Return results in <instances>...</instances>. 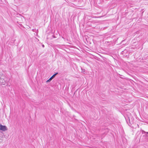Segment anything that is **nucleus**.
I'll list each match as a JSON object with an SVG mask.
<instances>
[{
    "label": "nucleus",
    "mask_w": 148,
    "mask_h": 148,
    "mask_svg": "<svg viewBox=\"0 0 148 148\" xmlns=\"http://www.w3.org/2000/svg\"><path fill=\"white\" fill-rule=\"evenodd\" d=\"M7 78L4 75H2L0 77V84L5 85L7 83Z\"/></svg>",
    "instance_id": "f257e3e1"
},
{
    "label": "nucleus",
    "mask_w": 148,
    "mask_h": 148,
    "mask_svg": "<svg viewBox=\"0 0 148 148\" xmlns=\"http://www.w3.org/2000/svg\"><path fill=\"white\" fill-rule=\"evenodd\" d=\"M7 130L8 128L6 126L3 125H2L0 124V130L5 131Z\"/></svg>",
    "instance_id": "f03ea898"
},
{
    "label": "nucleus",
    "mask_w": 148,
    "mask_h": 148,
    "mask_svg": "<svg viewBox=\"0 0 148 148\" xmlns=\"http://www.w3.org/2000/svg\"><path fill=\"white\" fill-rule=\"evenodd\" d=\"M58 73H56L53 74L49 79L47 81V82H50L56 75L58 74Z\"/></svg>",
    "instance_id": "7ed1b4c3"
},
{
    "label": "nucleus",
    "mask_w": 148,
    "mask_h": 148,
    "mask_svg": "<svg viewBox=\"0 0 148 148\" xmlns=\"http://www.w3.org/2000/svg\"><path fill=\"white\" fill-rule=\"evenodd\" d=\"M142 133L143 134V136L145 137H147L148 136V132H145L143 130L142 131Z\"/></svg>",
    "instance_id": "20e7f679"
},
{
    "label": "nucleus",
    "mask_w": 148,
    "mask_h": 148,
    "mask_svg": "<svg viewBox=\"0 0 148 148\" xmlns=\"http://www.w3.org/2000/svg\"><path fill=\"white\" fill-rule=\"evenodd\" d=\"M125 119H126V121L127 122V123L128 125L129 126H130L131 124H132L131 123V122L130 121V120L129 117H128V118H127V119L126 118Z\"/></svg>",
    "instance_id": "39448f33"
},
{
    "label": "nucleus",
    "mask_w": 148,
    "mask_h": 148,
    "mask_svg": "<svg viewBox=\"0 0 148 148\" xmlns=\"http://www.w3.org/2000/svg\"><path fill=\"white\" fill-rule=\"evenodd\" d=\"M42 47H44V45H42Z\"/></svg>",
    "instance_id": "423d86ee"
}]
</instances>
